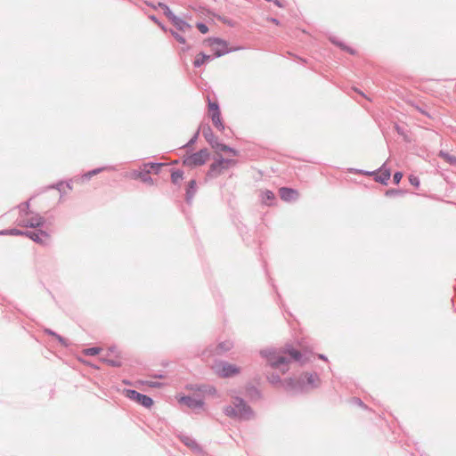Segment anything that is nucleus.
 Wrapping results in <instances>:
<instances>
[{
  "label": "nucleus",
  "instance_id": "nucleus-1",
  "mask_svg": "<svg viewBox=\"0 0 456 456\" xmlns=\"http://www.w3.org/2000/svg\"><path fill=\"white\" fill-rule=\"evenodd\" d=\"M262 354L267 358L269 364L273 368L280 369L282 373L289 370L290 360L300 361L301 353L292 347L285 348L280 352H262Z\"/></svg>",
  "mask_w": 456,
  "mask_h": 456
},
{
  "label": "nucleus",
  "instance_id": "nucleus-2",
  "mask_svg": "<svg viewBox=\"0 0 456 456\" xmlns=\"http://www.w3.org/2000/svg\"><path fill=\"white\" fill-rule=\"evenodd\" d=\"M163 166H165V164L146 163L143 165L142 170H133L128 174V176L133 179H140L145 183H151V179L149 176L151 170H154L155 173H158L159 168Z\"/></svg>",
  "mask_w": 456,
  "mask_h": 456
},
{
  "label": "nucleus",
  "instance_id": "nucleus-3",
  "mask_svg": "<svg viewBox=\"0 0 456 456\" xmlns=\"http://www.w3.org/2000/svg\"><path fill=\"white\" fill-rule=\"evenodd\" d=\"M318 376L314 373H305L298 380H295L289 379L286 380V385L288 388L296 389V388H304L306 386L314 387L318 384Z\"/></svg>",
  "mask_w": 456,
  "mask_h": 456
},
{
  "label": "nucleus",
  "instance_id": "nucleus-4",
  "mask_svg": "<svg viewBox=\"0 0 456 456\" xmlns=\"http://www.w3.org/2000/svg\"><path fill=\"white\" fill-rule=\"evenodd\" d=\"M209 159V152L207 149H202L193 154L184 158L183 165L189 167H196L204 165Z\"/></svg>",
  "mask_w": 456,
  "mask_h": 456
},
{
  "label": "nucleus",
  "instance_id": "nucleus-5",
  "mask_svg": "<svg viewBox=\"0 0 456 456\" xmlns=\"http://www.w3.org/2000/svg\"><path fill=\"white\" fill-rule=\"evenodd\" d=\"M233 405L227 406L224 409L226 415L230 417H246L249 412V408L245 404L242 399L236 397L233 400Z\"/></svg>",
  "mask_w": 456,
  "mask_h": 456
},
{
  "label": "nucleus",
  "instance_id": "nucleus-6",
  "mask_svg": "<svg viewBox=\"0 0 456 456\" xmlns=\"http://www.w3.org/2000/svg\"><path fill=\"white\" fill-rule=\"evenodd\" d=\"M213 370L215 373L221 378L232 377L239 374L240 371V367L226 362L216 363L213 366Z\"/></svg>",
  "mask_w": 456,
  "mask_h": 456
},
{
  "label": "nucleus",
  "instance_id": "nucleus-7",
  "mask_svg": "<svg viewBox=\"0 0 456 456\" xmlns=\"http://www.w3.org/2000/svg\"><path fill=\"white\" fill-rule=\"evenodd\" d=\"M235 161L232 159H224L221 156H218L216 160L210 165L208 172V176H216L220 175L224 169H227L230 166L233 165Z\"/></svg>",
  "mask_w": 456,
  "mask_h": 456
},
{
  "label": "nucleus",
  "instance_id": "nucleus-8",
  "mask_svg": "<svg viewBox=\"0 0 456 456\" xmlns=\"http://www.w3.org/2000/svg\"><path fill=\"white\" fill-rule=\"evenodd\" d=\"M208 115L213 122V125L218 130L223 131L224 129V126L221 118V112L217 102H212L208 101Z\"/></svg>",
  "mask_w": 456,
  "mask_h": 456
},
{
  "label": "nucleus",
  "instance_id": "nucleus-9",
  "mask_svg": "<svg viewBox=\"0 0 456 456\" xmlns=\"http://www.w3.org/2000/svg\"><path fill=\"white\" fill-rule=\"evenodd\" d=\"M125 395L127 398L142 404L146 408H151L153 405V400L151 397L145 395H142L135 390H125Z\"/></svg>",
  "mask_w": 456,
  "mask_h": 456
},
{
  "label": "nucleus",
  "instance_id": "nucleus-10",
  "mask_svg": "<svg viewBox=\"0 0 456 456\" xmlns=\"http://www.w3.org/2000/svg\"><path fill=\"white\" fill-rule=\"evenodd\" d=\"M279 195L282 200L289 202L296 200L299 196V192L291 188L281 187L279 189Z\"/></svg>",
  "mask_w": 456,
  "mask_h": 456
},
{
  "label": "nucleus",
  "instance_id": "nucleus-11",
  "mask_svg": "<svg viewBox=\"0 0 456 456\" xmlns=\"http://www.w3.org/2000/svg\"><path fill=\"white\" fill-rule=\"evenodd\" d=\"M211 147L215 150L216 153L218 155L219 152L223 151V152H228L230 154H232V156H237L238 155V152L237 151H235L234 149H232L230 148L229 146L225 145V144H223V143H220L218 142L215 139H211L208 141Z\"/></svg>",
  "mask_w": 456,
  "mask_h": 456
},
{
  "label": "nucleus",
  "instance_id": "nucleus-12",
  "mask_svg": "<svg viewBox=\"0 0 456 456\" xmlns=\"http://www.w3.org/2000/svg\"><path fill=\"white\" fill-rule=\"evenodd\" d=\"M210 45H211L212 51L214 52V53L216 57H220L228 53L227 45H226L225 42H224L222 40L215 39L211 43Z\"/></svg>",
  "mask_w": 456,
  "mask_h": 456
},
{
  "label": "nucleus",
  "instance_id": "nucleus-13",
  "mask_svg": "<svg viewBox=\"0 0 456 456\" xmlns=\"http://www.w3.org/2000/svg\"><path fill=\"white\" fill-rule=\"evenodd\" d=\"M28 236L34 241L41 244H45L49 240V235L44 232H30Z\"/></svg>",
  "mask_w": 456,
  "mask_h": 456
},
{
  "label": "nucleus",
  "instance_id": "nucleus-14",
  "mask_svg": "<svg viewBox=\"0 0 456 456\" xmlns=\"http://www.w3.org/2000/svg\"><path fill=\"white\" fill-rule=\"evenodd\" d=\"M391 173L389 169L382 167L379 172L377 174L375 180L381 183L386 184L387 181L390 179Z\"/></svg>",
  "mask_w": 456,
  "mask_h": 456
},
{
  "label": "nucleus",
  "instance_id": "nucleus-15",
  "mask_svg": "<svg viewBox=\"0 0 456 456\" xmlns=\"http://www.w3.org/2000/svg\"><path fill=\"white\" fill-rule=\"evenodd\" d=\"M180 403L187 405L189 408L201 407L203 403L200 400H196L191 397L186 396L180 399Z\"/></svg>",
  "mask_w": 456,
  "mask_h": 456
},
{
  "label": "nucleus",
  "instance_id": "nucleus-16",
  "mask_svg": "<svg viewBox=\"0 0 456 456\" xmlns=\"http://www.w3.org/2000/svg\"><path fill=\"white\" fill-rule=\"evenodd\" d=\"M172 20L173 24H174V25H175L178 29H180V30L184 31V30H186V29H188V28H191V26H190L188 23H186L185 21H183V20H182L178 19V18H177V17H175H175H172V20Z\"/></svg>",
  "mask_w": 456,
  "mask_h": 456
},
{
  "label": "nucleus",
  "instance_id": "nucleus-17",
  "mask_svg": "<svg viewBox=\"0 0 456 456\" xmlns=\"http://www.w3.org/2000/svg\"><path fill=\"white\" fill-rule=\"evenodd\" d=\"M439 157L442 158L444 161H446L450 165H455L456 166V157L453 155H451L448 152L441 151L439 152Z\"/></svg>",
  "mask_w": 456,
  "mask_h": 456
},
{
  "label": "nucleus",
  "instance_id": "nucleus-18",
  "mask_svg": "<svg viewBox=\"0 0 456 456\" xmlns=\"http://www.w3.org/2000/svg\"><path fill=\"white\" fill-rule=\"evenodd\" d=\"M262 198L263 201L268 205H270L275 200L274 193L269 190H265L262 192Z\"/></svg>",
  "mask_w": 456,
  "mask_h": 456
},
{
  "label": "nucleus",
  "instance_id": "nucleus-19",
  "mask_svg": "<svg viewBox=\"0 0 456 456\" xmlns=\"http://www.w3.org/2000/svg\"><path fill=\"white\" fill-rule=\"evenodd\" d=\"M209 58H210L209 55H206V54L200 53L196 56L193 64L195 67H200L202 64H204L208 60H209Z\"/></svg>",
  "mask_w": 456,
  "mask_h": 456
},
{
  "label": "nucleus",
  "instance_id": "nucleus-20",
  "mask_svg": "<svg viewBox=\"0 0 456 456\" xmlns=\"http://www.w3.org/2000/svg\"><path fill=\"white\" fill-rule=\"evenodd\" d=\"M232 343L231 341H224L217 346L216 350L218 351V353H223L225 351H229L230 349H232Z\"/></svg>",
  "mask_w": 456,
  "mask_h": 456
},
{
  "label": "nucleus",
  "instance_id": "nucleus-21",
  "mask_svg": "<svg viewBox=\"0 0 456 456\" xmlns=\"http://www.w3.org/2000/svg\"><path fill=\"white\" fill-rule=\"evenodd\" d=\"M171 179L174 183H178L183 179V173L181 171L173 172Z\"/></svg>",
  "mask_w": 456,
  "mask_h": 456
},
{
  "label": "nucleus",
  "instance_id": "nucleus-22",
  "mask_svg": "<svg viewBox=\"0 0 456 456\" xmlns=\"http://www.w3.org/2000/svg\"><path fill=\"white\" fill-rule=\"evenodd\" d=\"M159 5L164 11V13L166 14V16L167 18L172 20V17H175V15L172 13V12L170 11V9L168 8V6L167 4L159 3Z\"/></svg>",
  "mask_w": 456,
  "mask_h": 456
},
{
  "label": "nucleus",
  "instance_id": "nucleus-23",
  "mask_svg": "<svg viewBox=\"0 0 456 456\" xmlns=\"http://www.w3.org/2000/svg\"><path fill=\"white\" fill-rule=\"evenodd\" d=\"M101 349L99 347H90L86 349L84 352L87 355H96L100 353Z\"/></svg>",
  "mask_w": 456,
  "mask_h": 456
},
{
  "label": "nucleus",
  "instance_id": "nucleus-24",
  "mask_svg": "<svg viewBox=\"0 0 456 456\" xmlns=\"http://www.w3.org/2000/svg\"><path fill=\"white\" fill-rule=\"evenodd\" d=\"M45 332L48 333L49 335L56 338V339H58L61 344L65 345L64 339L58 334L54 333L53 331H52L50 330H45Z\"/></svg>",
  "mask_w": 456,
  "mask_h": 456
},
{
  "label": "nucleus",
  "instance_id": "nucleus-25",
  "mask_svg": "<svg viewBox=\"0 0 456 456\" xmlns=\"http://www.w3.org/2000/svg\"><path fill=\"white\" fill-rule=\"evenodd\" d=\"M183 442L187 444L188 446L193 448V447H197V444L192 441L191 439H190L189 437H185L183 439Z\"/></svg>",
  "mask_w": 456,
  "mask_h": 456
},
{
  "label": "nucleus",
  "instance_id": "nucleus-26",
  "mask_svg": "<svg viewBox=\"0 0 456 456\" xmlns=\"http://www.w3.org/2000/svg\"><path fill=\"white\" fill-rule=\"evenodd\" d=\"M197 28L202 34H206L208 31V28L203 23L197 24Z\"/></svg>",
  "mask_w": 456,
  "mask_h": 456
},
{
  "label": "nucleus",
  "instance_id": "nucleus-27",
  "mask_svg": "<svg viewBox=\"0 0 456 456\" xmlns=\"http://www.w3.org/2000/svg\"><path fill=\"white\" fill-rule=\"evenodd\" d=\"M41 218H37L35 221H31V222H28L27 225L28 226H31V227H35V226H38L41 224Z\"/></svg>",
  "mask_w": 456,
  "mask_h": 456
},
{
  "label": "nucleus",
  "instance_id": "nucleus-28",
  "mask_svg": "<svg viewBox=\"0 0 456 456\" xmlns=\"http://www.w3.org/2000/svg\"><path fill=\"white\" fill-rule=\"evenodd\" d=\"M409 181L414 186H419V179L414 175H410Z\"/></svg>",
  "mask_w": 456,
  "mask_h": 456
},
{
  "label": "nucleus",
  "instance_id": "nucleus-29",
  "mask_svg": "<svg viewBox=\"0 0 456 456\" xmlns=\"http://www.w3.org/2000/svg\"><path fill=\"white\" fill-rule=\"evenodd\" d=\"M403 177V174L401 172H396L395 175H394V182L395 183H399L401 179Z\"/></svg>",
  "mask_w": 456,
  "mask_h": 456
},
{
  "label": "nucleus",
  "instance_id": "nucleus-30",
  "mask_svg": "<svg viewBox=\"0 0 456 456\" xmlns=\"http://www.w3.org/2000/svg\"><path fill=\"white\" fill-rule=\"evenodd\" d=\"M172 34H173V36L175 37V39H176L178 42H180L181 44H184V43H185V39H184L183 37L179 36V35H178L177 33H175V32H172Z\"/></svg>",
  "mask_w": 456,
  "mask_h": 456
},
{
  "label": "nucleus",
  "instance_id": "nucleus-31",
  "mask_svg": "<svg viewBox=\"0 0 456 456\" xmlns=\"http://www.w3.org/2000/svg\"><path fill=\"white\" fill-rule=\"evenodd\" d=\"M195 184H196L195 181H193V180H192V181H191V182L189 183V187H190V189L194 190V188H195Z\"/></svg>",
  "mask_w": 456,
  "mask_h": 456
},
{
  "label": "nucleus",
  "instance_id": "nucleus-32",
  "mask_svg": "<svg viewBox=\"0 0 456 456\" xmlns=\"http://www.w3.org/2000/svg\"><path fill=\"white\" fill-rule=\"evenodd\" d=\"M400 191H396V190H392V191H389L387 192V195H392V194H396V193H399Z\"/></svg>",
  "mask_w": 456,
  "mask_h": 456
},
{
  "label": "nucleus",
  "instance_id": "nucleus-33",
  "mask_svg": "<svg viewBox=\"0 0 456 456\" xmlns=\"http://www.w3.org/2000/svg\"><path fill=\"white\" fill-rule=\"evenodd\" d=\"M270 380H271V382L275 383V382H278L280 380V379L279 378H272V379H270Z\"/></svg>",
  "mask_w": 456,
  "mask_h": 456
},
{
  "label": "nucleus",
  "instance_id": "nucleus-34",
  "mask_svg": "<svg viewBox=\"0 0 456 456\" xmlns=\"http://www.w3.org/2000/svg\"><path fill=\"white\" fill-rule=\"evenodd\" d=\"M346 51H347L349 53H351V54H354V50H352V49H348V48H346Z\"/></svg>",
  "mask_w": 456,
  "mask_h": 456
},
{
  "label": "nucleus",
  "instance_id": "nucleus-35",
  "mask_svg": "<svg viewBox=\"0 0 456 456\" xmlns=\"http://www.w3.org/2000/svg\"><path fill=\"white\" fill-rule=\"evenodd\" d=\"M108 363L110 364V365H117L113 361H108Z\"/></svg>",
  "mask_w": 456,
  "mask_h": 456
},
{
  "label": "nucleus",
  "instance_id": "nucleus-36",
  "mask_svg": "<svg viewBox=\"0 0 456 456\" xmlns=\"http://www.w3.org/2000/svg\"><path fill=\"white\" fill-rule=\"evenodd\" d=\"M356 91H357L361 95H362V96H364L365 98H367V97H366V95H365L362 92H360V91H358V90H356Z\"/></svg>",
  "mask_w": 456,
  "mask_h": 456
},
{
  "label": "nucleus",
  "instance_id": "nucleus-37",
  "mask_svg": "<svg viewBox=\"0 0 456 456\" xmlns=\"http://www.w3.org/2000/svg\"><path fill=\"white\" fill-rule=\"evenodd\" d=\"M366 174L370 175H372V174H374V173H373V172H372V173H371V172H369V173H366Z\"/></svg>",
  "mask_w": 456,
  "mask_h": 456
}]
</instances>
